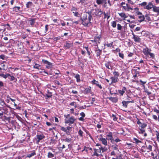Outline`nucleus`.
Masks as SVG:
<instances>
[{"label":"nucleus","instance_id":"22","mask_svg":"<svg viewBox=\"0 0 159 159\" xmlns=\"http://www.w3.org/2000/svg\"><path fill=\"white\" fill-rule=\"evenodd\" d=\"M118 14L124 20H125V19L128 17V16L124 12L119 13Z\"/></svg>","mask_w":159,"mask_h":159},{"label":"nucleus","instance_id":"12","mask_svg":"<svg viewBox=\"0 0 159 159\" xmlns=\"http://www.w3.org/2000/svg\"><path fill=\"white\" fill-rule=\"evenodd\" d=\"M110 79L111 80V82L110 84L117 82L119 80L118 78L115 76H111L110 77Z\"/></svg>","mask_w":159,"mask_h":159},{"label":"nucleus","instance_id":"48","mask_svg":"<svg viewBox=\"0 0 159 159\" xmlns=\"http://www.w3.org/2000/svg\"><path fill=\"white\" fill-rule=\"evenodd\" d=\"M78 133L80 136H83V132L81 130V129L79 130V131H78Z\"/></svg>","mask_w":159,"mask_h":159},{"label":"nucleus","instance_id":"39","mask_svg":"<svg viewBox=\"0 0 159 159\" xmlns=\"http://www.w3.org/2000/svg\"><path fill=\"white\" fill-rule=\"evenodd\" d=\"M149 55L150 56V57L152 58L153 59L155 57V55L154 53H151L150 52L148 53V55Z\"/></svg>","mask_w":159,"mask_h":159},{"label":"nucleus","instance_id":"57","mask_svg":"<svg viewBox=\"0 0 159 159\" xmlns=\"http://www.w3.org/2000/svg\"><path fill=\"white\" fill-rule=\"evenodd\" d=\"M111 155H114V156H117V154H116V151H113L112 152H111Z\"/></svg>","mask_w":159,"mask_h":159},{"label":"nucleus","instance_id":"19","mask_svg":"<svg viewBox=\"0 0 159 159\" xmlns=\"http://www.w3.org/2000/svg\"><path fill=\"white\" fill-rule=\"evenodd\" d=\"M107 137L109 138V139L111 140V141H114V139L112 136V133L111 132H110L107 135Z\"/></svg>","mask_w":159,"mask_h":159},{"label":"nucleus","instance_id":"28","mask_svg":"<svg viewBox=\"0 0 159 159\" xmlns=\"http://www.w3.org/2000/svg\"><path fill=\"white\" fill-rule=\"evenodd\" d=\"M147 124L145 123H142L139 126V128L144 129L146 127Z\"/></svg>","mask_w":159,"mask_h":159},{"label":"nucleus","instance_id":"11","mask_svg":"<svg viewBox=\"0 0 159 159\" xmlns=\"http://www.w3.org/2000/svg\"><path fill=\"white\" fill-rule=\"evenodd\" d=\"M151 51V50L149 49L148 47H146L143 49V53L145 55L148 56V53Z\"/></svg>","mask_w":159,"mask_h":159},{"label":"nucleus","instance_id":"4","mask_svg":"<svg viewBox=\"0 0 159 159\" xmlns=\"http://www.w3.org/2000/svg\"><path fill=\"white\" fill-rule=\"evenodd\" d=\"M120 4L123 8L125 11H129L130 10H133V9L129 5L126 4L125 2H122Z\"/></svg>","mask_w":159,"mask_h":159},{"label":"nucleus","instance_id":"56","mask_svg":"<svg viewBox=\"0 0 159 159\" xmlns=\"http://www.w3.org/2000/svg\"><path fill=\"white\" fill-rule=\"evenodd\" d=\"M127 1L128 2L132 5H134V2L133 1H132L131 0H127Z\"/></svg>","mask_w":159,"mask_h":159},{"label":"nucleus","instance_id":"3","mask_svg":"<svg viewBox=\"0 0 159 159\" xmlns=\"http://www.w3.org/2000/svg\"><path fill=\"white\" fill-rule=\"evenodd\" d=\"M45 136L42 133H37L34 139V141L36 143H38L41 141L45 139Z\"/></svg>","mask_w":159,"mask_h":159},{"label":"nucleus","instance_id":"2","mask_svg":"<svg viewBox=\"0 0 159 159\" xmlns=\"http://www.w3.org/2000/svg\"><path fill=\"white\" fill-rule=\"evenodd\" d=\"M139 5L143 7V8L148 10H150L153 8L154 5L151 2H149L148 3L147 2H144L142 3L139 4Z\"/></svg>","mask_w":159,"mask_h":159},{"label":"nucleus","instance_id":"49","mask_svg":"<svg viewBox=\"0 0 159 159\" xmlns=\"http://www.w3.org/2000/svg\"><path fill=\"white\" fill-rule=\"evenodd\" d=\"M117 29L118 30H121V28H122V26L120 24H117Z\"/></svg>","mask_w":159,"mask_h":159},{"label":"nucleus","instance_id":"30","mask_svg":"<svg viewBox=\"0 0 159 159\" xmlns=\"http://www.w3.org/2000/svg\"><path fill=\"white\" fill-rule=\"evenodd\" d=\"M109 99L110 100L115 102H116L118 101L117 98L116 97H111Z\"/></svg>","mask_w":159,"mask_h":159},{"label":"nucleus","instance_id":"58","mask_svg":"<svg viewBox=\"0 0 159 159\" xmlns=\"http://www.w3.org/2000/svg\"><path fill=\"white\" fill-rule=\"evenodd\" d=\"M11 77L10 80L11 81H13L16 79L13 76H9Z\"/></svg>","mask_w":159,"mask_h":159},{"label":"nucleus","instance_id":"38","mask_svg":"<svg viewBox=\"0 0 159 159\" xmlns=\"http://www.w3.org/2000/svg\"><path fill=\"white\" fill-rule=\"evenodd\" d=\"M40 66L37 63L35 64V65L34 66V68L36 69H39V68Z\"/></svg>","mask_w":159,"mask_h":159},{"label":"nucleus","instance_id":"1","mask_svg":"<svg viewBox=\"0 0 159 159\" xmlns=\"http://www.w3.org/2000/svg\"><path fill=\"white\" fill-rule=\"evenodd\" d=\"M65 123L68 124L69 125L74 123L75 121L76 120L74 116H70V114H67L66 115H65Z\"/></svg>","mask_w":159,"mask_h":159},{"label":"nucleus","instance_id":"36","mask_svg":"<svg viewBox=\"0 0 159 159\" xmlns=\"http://www.w3.org/2000/svg\"><path fill=\"white\" fill-rule=\"evenodd\" d=\"M116 151V154L118 156H121L122 155L121 152L119 151V150H115Z\"/></svg>","mask_w":159,"mask_h":159},{"label":"nucleus","instance_id":"61","mask_svg":"<svg viewBox=\"0 0 159 159\" xmlns=\"http://www.w3.org/2000/svg\"><path fill=\"white\" fill-rule=\"evenodd\" d=\"M73 13L74 14V15L75 16H78L79 15V14L78 12H74L73 11Z\"/></svg>","mask_w":159,"mask_h":159},{"label":"nucleus","instance_id":"25","mask_svg":"<svg viewBox=\"0 0 159 159\" xmlns=\"http://www.w3.org/2000/svg\"><path fill=\"white\" fill-rule=\"evenodd\" d=\"M33 5V3L31 2H28L26 4V7L28 8H30Z\"/></svg>","mask_w":159,"mask_h":159},{"label":"nucleus","instance_id":"37","mask_svg":"<svg viewBox=\"0 0 159 159\" xmlns=\"http://www.w3.org/2000/svg\"><path fill=\"white\" fill-rule=\"evenodd\" d=\"M133 140H134V142L137 144H138L139 143H140L141 142V141L139 140L138 139L136 138H134Z\"/></svg>","mask_w":159,"mask_h":159},{"label":"nucleus","instance_id":"31","mask_svg":"<svg viewBox=\"0 0 159 159\" xmlns=\"http://www.w3.org/2000/svg\"><path fill=\"white\" fill-rule=\"evenodd\" d=\"M20 8V7H15L13 8V10L14 11H15L16 12H18V11H19Z\"/></svg>","mask_w":159,"mask_h":159},{"label":"nucleus","instance_id":"29","mask_svg":"<svg viewBox=\"0 0 159 159\" xmlns=\"http://www.w3.org/2000/svg\"><path fill=\"white\" fill-rule=\"evenodd\" d=\"M71 138V137L70 138H66L64 139V140L66 142L69 143L72 140Z\"/></svg>","mask_w":159,"mask_h":159},{"label":"nucleus","instance_id":"40","mask_svg":"<svg viewBox=\"0 0 159 159\" xmlns=\"http://www.w3.org/2000/svg\"><path fill=\"white\" fill-rule=\"evenodd\" d=\"M2 110L3 111H3L4 114L7 115L8 111H7V108H2Z\"/></svg>","mask_w":159,"mask_h":159},{"label":"nucleus","instance_id":"23","mask_svg":"<svg viewBox=\"0 0 159 159\" xmlns=\"http://www.w3.org/2000/svg\"><path fill=\"white\" fill-rule=\"evenodd\" d=\"M88 16L86 13L84 14L83 15L82 17H80V20H81V21L83 20H87L88 19Z\"/></svg>","mask_w":159,"mask_h":159},{"label":"nucleus","instance_id":"15","mask_svg":"<svg viewBox=\"0 0 159 159\" xmlns=\"http://www.w3.org/2000/svg\"><path fill=\"white\" fill-rule=\"evenodd\" d=\"M36 20V18H30L28 20V21L32 27H33V25L35 22Z\"/></svg>","mask_w":159,"mask_h":159},{"label":"nucleus","instance_id":"5","mask_svg":"<svg viewBox=\"0 0 159 159\" xmlns=\"http://www.w3.org/2000/svg\"><path fill=\"white\" fill-rule=\"evenodd\" d=\"M92 10L94 11V12L92 13V15L94 16H100L102 14V12L100 9L96 8L94 10Z\"/></svg>","mask_w":159,"mask_h":159},{"label":"nucleus","instance_id":"16","mask_svg":"<svg viewBox=\"0 0 159 159\" xmlns=\"http://www.w3.org/2000/svg\"><path fill=\"white\" fill-rule=\"evenodd\" d=\"M138 15H140L139 16V21L140 22H141L143 21L144 20L145 17L143 15L142 13L140 12H138Z\"/></svg>","mask_w":159,"mask_h":159},{"label":"nucleus","instance_id":"34","mask_svg":"<svg viewBox=\"0 0 159 159\" xmlns=\"http://www.w3.org/2000/svg\"><path fill=\"white\" fill-rule=\"evenodd\" d=\"M113 73L114 75V76L117 77H118V76H119V73L118 72L114 71L113 72Z\"/></svg>","mask_w":159,"mask_h":159},{"label":"nucleus","instance_id":"13","mask_svg":"<svg viewBox=\"0 0 159 159\" xmlns=\"http://www.w3.org/2000/svg\"><path fill=\"white\" fill-rule=\"evenodd\" d=\"M72 46V43H69L67 42L66 44L64 45V48L65 49H67L69 48Z\"/></svg>","mask_w":159,"mask_h":159},{"label":"nucleus","instance_id":"60","mask_svg":"<svg viewBox=\"0 0 159 159\" xmlns=\"http://www.w3.org/2000/svg\"><path fill=\"white\" fill-rule=\"evenodd\" d=\"M116 158H112V159H121V156H116Z\"/></svg>","mask_w":159,"mask_h":159},{"label":"nucleus","instance_id":"63","mask_svg":"<svg viewBox=\"0 0 159 159\" xmlns=\"http://www.w3.org/2000/svg\"><path fill=\"white\" fill-rule=\"evenodd\" d=\"M152 117L155 120H157V116L155 115H153L152 116Z\"/></svg>","mask_w":159,"mask_h":159},{"label":"nucleus","instance_id":"14","mask_svg":"<svg viewBox=\"0 0 159 159\" xmlns=\"http://www.w3.org/2000/svg\"><path fill=\"white\" fill-rule=\"evenodd\" d=\"M91 82L93 84H95L100 89H102V87L101 86V85L99 84V82L98 81H96L95 80H93Z\"/></svg>","mask_w":159,"mask_h":159},{"label":"nucleus","instance_id":"50","mask_svg":"<svg viewBox=\"0 0 159 159\" xmlns=\"http://www.w3.org/2000/svg\"><path fill=\"white\" fill-rule=\"evenodd\" d=\"M156 135L157 136V139L158 141L159 142V132L157 131H156Z\"/></svg>","mask_w":159,"mask_h":159},{"label":"nucleus","instance_id":"20","mask_svg":"<svg viewBox=\"0 0 159 159\" xmlns=\"http://www.w3.org/2000/svg\"><path fill=\"white\" fill-rule=\"evenodd\" d=\"M153 11L157 14L159 13V7H157L155 6H154L152 8Z\"/></svg>","mask_w":159,"mask_h":159},{"label":"nucleus","instance_id":"24","mask_svg":"<svg viewBox=\"0 0 159 159\" xmlns=\"http://www.w3.org/2000/svg\"><path fill=\"white\" fill-rule=\"evenodd\" d=\"M111 62L110 61L107 62L106 63L105 65L106 68L108 69H111Z\"/></svg>","mask_w":159,"mask_h":159},{"label":"nucleus","instance_id":"10","mask_svg":"<svg viewBox=\"0 0 159 159\" xmlns=\"http://www.w3.org/2000/svg\"><path fill=\"white\" fill-rule=\"evenodd\" d=\"M99 139L104 145H107V141L106 139L103 138L102 135H100Z\"/></svg>","mask_w":159,"mask_h":159},{"label":"nucleus","instance_id":"45","mask_svg":"<svg viewBox=\"0 0 159 159\" xmlns=\"http://www.w3.org/2000/svg\"><path fill=\"white\" fill-rule=\"evenodd\" d=\"M89 16H88V20L89 21V22L91 23L90 21L91 20L93 19V17L90 14H89Z\"/></svg>","mask_w":159,"mask_h":159},{"label":"nucleus","instance_id":"6","mask_svg":"<svg viewBox=\"0 0 159 159\" xmlns=\"http://www.w3.org/2000/svg\"><path fill=\"white\" fill-rule=\"evenodd\" d=\"M151 156L153 159H159V152L154 150L151 152Z\"/></svg>","mask_w":159,"mask_h":159},{"label":"nucleus","instance_id":"41","mask_svg":"<svg viewBox=\"0 0 159 159\" xmlns=\"http://www.w3.org/2000/svg\"><path fill=\"white\" fill-rule=\"evenodd\" d=\"M140 131H139V134H143L145 131V130L144 129H142L140 128H139Z\"/></svg>","mask_w":159,"mask_h":159},{"label":"nucleus","instance_id":"33","mask_svg":"<svg viewBox=\"0 0 159 159\" xmlns=\"http://www.w3.org/2000/svg\"><path fill=\"white\" fill-rule=\"evenodd\" d=\"M36 154L35 152L33 151L30 154H29L27 155V157L29 158H30L31 157H32L34 156Z\"/></svg>","mask_w":159,"mask_h":159},{"label":"nucleus","instance_id":"64","mask_svg":"<svg viewBox=\"0 0 159 159\" xmlns=\"http://www.w3.org/2000/svg\"><path fill=\"white\" fill-rule=\"evenodd\" d=\"M80 115L82 117H84L85 116V114L83 112H82L80 113Z\"/></svg>","mask_w":159,"mask_h":159},{"label":"nucleus","instance_id":"8","mask_svg":"<svg viewBox=\"0 0 159 159\" xmlns=\"http://www.w3.org/2000/svg\"><path fill=\"white\" fill-rule=\"evenodd\" d=\"M132 34L133 35L132 39H134V41L136 42H140L141 41V39L139 37L135 35L132 31Z\"/></svg>","mask_w":159,"mask_h":159},{"label":"nucleus","instance_id":"53","mask_svg":"<svg viewBox=\"0 0 159 159\" xmlns=\"http://www.w3.org/2000/svg\"><path fill=\"white\" fill-rule=\"evenodd\" d=\"M112 117H113V119L114 121H116L117 119V118L113 114L112 115Z\"/></svg>","mask_w":159,"mask_h":159},{"label":"nucleus","instance_id":"26","mask_svg":"<svg viewBox=\"0 0 159 159\" xmlns=\"http://www.w3.org/2000/svg\"><path fill=\"white\" fill-rule=\"evenodd\" d=\"M95 51L96 53V56L98 57L99 56V57H100V55L102 53V50L98 49L96 50Z\"/></svg>","mask_w":159,"mask_h":159},{"label":"nucleus","instance_id":"47","mask_svg":"<svg viewBox=\"0 0 159 159\" xmlns=\"http://www.w3.org/2000/svg\"><path fill=\"white\" fill-rule=\"evenodd\" d=\"M140 82L141 83V84L143 87H145L144 84L146 83V81H143L141 80H140Z\"/></svg>","mask_w":159,"mask_h":159},{"label":"nucleus","instance_id":"55","mask_svg":"<svg viewBox=\"0 0 159 159\" xmlns=\"http://www.w3.org/2000/svg\"><path fill=\"white\" fill-rule=\"evenodd\" d=\"M119 55L120 57H121L122 59L124 58V54L123 53L119 52Z\"/></svg>","mask_w":159,"mask_h":159},{"label":"nucleus","instance_id":"18","mask_svg":"<svg viewBox=\"0 0 159 159\" xmlns=\"http://www.w3.org/2000/svg\"><path fill=\"white\" fill-rule=\"evenodd\" d=\"M134 102L133 100H132L131 101H124L122 102V103L123 104V105L125 107H127L128 103L130 102Z\"/></svg>","mask_w":159,"mask_h":159},{"label":"nucleus","instance_id":"7","mask_svg":"<svg viewBox=\"0 0 159 159\" xmlns=\"http://www.w3.org/2000/svg\"><path fill=\"white\" fill-rule=\"evenodd\" d=\"M42 62L43 63L46 65V67L48 69H50L52 67V63L47 60L43 59Z\"/></svg>","mask_w":159,"mask_h":159},{"label":"nucleus","instance_id":"62","mask_svg":"<svg viewBox=\"0 0 159 159\" xmlns=\"http://www.w3.org/2000/svg\"><path fill=\"white\" fill-rule=\"evenodd\" d=\"M145 92L146 93H147L148 95H149L150 94H151V92H149L147 89L145 90Z\"/></svg>","mask_w":159,"mask_h":159},{"label":"nucleus","instance_id":"52","mask_svg":"<svg viewBox=\"0 0 159 159\" xmlns=\"http://www.w3.org/2000/svg\"><path fill=\"white\" fill-rule=\"evenodd\" d=\"M2 109H0V117L2 118V116L4 114V112L3 111H1Z\"/></svg>","mask_w":159,"mask_h":159},{"label":"nucleus","instance_id":"32","mask_svg":"<svg viewBox=\"0 0 159 159\" xmlns=\"http://www.w3.org/2000/svg\"><path fill=\"white\" fill-rule=\"evenodd\" d=\"M9 76H10V74H7V75H5L3 74H0V76L2 77L5 79H6L7 77Z\"/></svg>","mask_w":159,"mask_h":159},{"label":"nucleus","instance_id":"44","mask_svg":"<svg viewBox=\"0 0 159 159\" xmlns=\"http://www.w3.org/2000/svg\"><path fill=\"white\" fill-rule=\"evenodd\" d=\"M70 105L71 106H74L75 108H76L77 107V106L76 105V103L75 102H73L70 103Z\"/></svg>","mask_w":159,"mask_h":159},{"label":"nucleus","instance_id":"27","mask_svg":"<svg viewBox=\"0 0 159 159\" xmlns=\"http://www.w3.org/2000/svg\"><path fill=\"white\" fill-rule=\"evenodd\" d=\"M75 77L76 79V81L77 82H79L80 81V79L79 75L78 74H76Z\"/></svg>","mask_w":159,"mask_h":159},{"label":"nucleus","instance_id":"21","mask_svg":"<svg viewBox=\"0 0 159 159\" xmlns=\"http://www.w3.org/2000/svg\"><path fill=\"white\" fill-rule=\"evenodd\" d=\"M126 88L124 87L122 89V90H119L118 92L122 96L125 93V91L126 90Z\"/></svg>","mask_w":159,"mask_h":159},{"label":"nucleus","instance_id":"17","mask_svg":"<svg viewBox=\"0 0 159 159\" xmlns=\"http://www.w3.org/2000/svg\"><path fill=\"white\" fill-rule=\"evenodd\" d=\"M81 24L85 27L88 26V25L89 23H90L89 22V21L87 19L81 21Z\"/></svg>","mask_w":159,"mask_h":159},{"label":"nucleus","instance_id":"46","mask_svg":"<svg viewBox=\"0 0 159 159\" xmlns=\"http://www.w3.org/2000/svg\"><path fill=\"white\" fill-rule=\"evenodd\" d=\"M96 3L98 5H100L102 3V0H96Z\"/></svg>","mask_w":159,"mask_h":159},{"label":"nucleus","instance_id":"51","mask_svg":"<svg viewBox=\"0 0 159 159\" xmlns=\"http://www.w3.org/2000/svg\"><path fill=\"white\" fill-rule=\"evenodd\" d=\"M0 58L2 60H5L6 57L4 55L2 54L0 55Z\"/></svg>","mask_w":159,"mask_h":159},{"label":"nucleus","instance_id":"59","mask_svg":"<svg viewBox=\"0 0 159 159\" xmlns=\"http://www.w3.org/2000/svg\"><path fill=\"white\" fill-rule=\"evenodd\" d=\"M61 130L64 132H66L67 129L65 127H61Z\"/></svg>","mask_w":159,"mask_h":159},{"label":"nucleus","instance_id":"42","mask_svg":"<svg viewBox=\"0 0 159 159\" xmlns=\"http://www.w3.org/2000/svg\"><path fill=\"white\" fill-rule=\"evenodd\" d=\"M116 23L115 21H113L111 22V26L113 28L116 27Z\"/></svg>","mask_w":159,"mask_h":159},{"label":"nucleus","instance_id":"9","mask_svg":"<svg viewBox=\"0 0 159 159\" xmlns=\"http://www.w3.org/2000/svg\"><path fill=\"white\" fill-rule=\"evenodd\" d=\"M94 152L93 156H98L101 154V150H102V152H105L106 150H94Z\"/></svg>","mask_w":159,"mask_h":159},{"label":"nucleus","instance_id":"54","mask_svg":"<svg viewBox=\"0 0 159 159\" xmlns=\"http://www.w3.org/2000/svg\"><path fill=\"white\" fill-rule=\"evenodd\" d=\"M112 44L113 42H112L111 43H107L106 44V45L107 46V47H111Z\"/></svg>","mask_w":159,"mask_h":159},{"label":"nucleus","instance_id":"35","mask_svg":"<svg viewBox=\"0 0 159 159\" xmlns=\"http://www.w3.org/2000/svg\"><path fill=\"white\" fill-rule=\"evenodd\" d=\"M145 17L148 21H150L151 20V19L149 15L146 14L145 16Z\"/></svg>","mask_w":159,"mask_h":159},{"label":"nucleus","instance_id":"43","mask_svg":"<svg viewBox=\"0 0 159 159\" xmlns=\"http://www.w3.org/2000/svg\"><path fill=\"white\" fill-rule=\"evenodd\" d=\"M54 157V155L51 152H48V157L49 158H51Z\"/></svg>","mask_w":159,"mask_h":159}]
</instances>
